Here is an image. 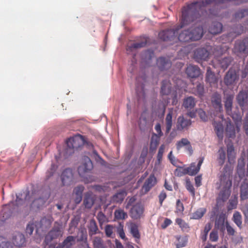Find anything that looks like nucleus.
Returning a JSON list of instances; mask_svg holds the SVG:
<instances>
[{"label":"nucleus","mask_w":248,"mask_h":248,"mask_svg":"<svg viewBox=\"0 0 248 248\" xmlns=\"http://www.w3.org/2000/svg\"><path fill=\"white\" fill-rule=\"evenodd\" d=\"M229 1H234L235 4H239L243 2H248V0H204L201 1H196L183 7L182 9V18L180 28L188 25L194 22L201 16L206 14L217 16V13L214 9H209L207 11L206 9L209 5L218 6L220 4L224 3Z\"/></svg>","instance_id":"obj_1"},{"label":"nucleus","mask_w":248,"mask_h":248,"mask_svg":"<svg viewBox=\"0 0 248 248\" xmlns=\"http://www.w3.org/2000/svg\"><path fill=\"white\" fill-rule=\"evenodd\" d=\"M203 35L202 26H192L190 28L182 31L179 34L178 39L180 42H189L201 39Z\"/></svg>","instance_id":"obj_2"},{"label":"nucleus","mask_w":248,"mask_h":248,"mask_svg":"<svg viewBox=\"0 0 248 248\" xmlns=\"http://www.w3.org/2000/svg\"><path fill=\"white\" fill-rule=\"evenodd\" d=\"M229 47L226 45H221L217 46L215 50V55L217 57L214 60L217 62L219 66L222 69H226L229 66L232 61V58L230 56L225 57L224 58L219 57L225 53L229 49Z\"/></svg>","instance_id":"obj_3"},{"label":"nucleus","mask_w":248,"mask_h":248,"mask_svg":"<svg viewBox=\"0 0 248 248\" xmlns=\"http://www.w3.org/2000/svg\"><path fill=\"white\" fill-rule=\"evenodd\" d=\"M220 185L223 186L218 197L223 201H226L231 194L230 188L232 186V180L230 174L224 173L220 176Z\"/></svg>","instance_id":"obj_4"},{"label":"nucleus","mask_w":248,"mask_h":248,"mask_svg":"<svg viewBox=\"0 0 248 248\" xmlns=\"http://www.w3.org/2000/svg\"><path fill=\"white\" fill-rule=\"evenodd\" d=\"M203 160V157H200L199 159V162L197 167H196L195 163H192L189 167L186 168H184L181 167H178L175 170L174 173L175 176L179 177L186 174L195 175L199 171Z\"/></svg>","instance_id":"obj_5"},{"label":"nucleus","mask_w":248,"mask_h":248,"mask_svg":"<svg viewBox=\"0 0 248 248\" xmlns=\"http://www.w3.org/2000/svg\"><path fill=\"white\" fill-rule=\"evenodd\" d=\"M67 145L66 153L69 155L74 151L81 147L85 143L84 137L80 135H76L69 138L66 141Z\"/></svg>","instance_id":"obj_6"},{"label":"nucleus","mask_w":248,"mask_h":248,"mask_svg":"<svg viewBox=\"0 0 248 248\" xmlns=\"http://www.w3.org/2000/svg\"><path fill=\"white\" fill-rule=\"evenodd\" d=\"M233 99V95L231 94L227 95L224 101V106L227 114L232 117L234 121L236 124L237 132L240 131V125L238 123L241 122V117L239 114H236L234 115L232 113V102Z\"/></svg>","instance_id":"obj_7"},{"label":"nucleus","mask_w":248,"mask_h":248,"mask_svg":"<svg viewBox=\"0 0 248 248\" xmlns=\"http://www.w3.org/2000/svg\"><path fill=\"white\" fill-rule=\"evenodd\" d=\"M93 168V165L90 158L87 156H84L81 164L78 168V173L81 177H84L86 173L92 170Z\"/></svg>","instance_id":"obj_8"},{"label":"nucleus","mask_w":248,"mask_h":248,"mask_svg":"<svg viewBox=\"0 0 248 248\" xmlns=\"http://www.w3.org/2000/svg\"><path fill=\"white\" fill-rule=\"evenodd\" d=\"M234 53L248 55V37L235 42L233 49Z\"/></svg>","instance_id":"obj_9"},{"label":"nucleus","mask_w":248,"mask_h":248,"mask_svg":"<svg viewBox=\"0 0 248 248\" xmlns=\"http://www.w3.org/2000/svg\"><path fill=\"white\" fill-rule=\"evenodd\" d=\"M239 76L235 69L231 68L226 74L224 82L227 86L234 85L238 80Z\"/></svg>","instance_id":"obj_10"},{"label":"nucleus","mask_w":248,"mask_h":248,"mask_svg":"<svg viewBox=\"0 0 248 248\" xmlns=\"http://www.w3.org/2000/svg\"><path fill=\"white\" fill-rule=\"evenodd\" d=\"M192 121L189 119L184 117V116H179L177 120L176 129L179 131H184L187 130L190 126Z\"/></svg>","instance_id":"obj_11"},{"label":"nucleus","mask_w":248,"mask_h":248,"mask_svg":"<svg viewBox=\"0 0 248 248\" xmlns=\"http://www.w3.org/2000/svg\"><path fill=\"white\" fill-rule=\"evenodd\" d=\"M61 179L63 186H69L73 182L74 174L70 169H66L62 171L61 175Z\"/></svg>","instance_id":"obj_12"},{"label":"nucleus","mask_w":248,"mask_h":248,"mask_svg":"<svg viewBox=\"0 0 248 248\" xmlns=\"http://www.w3.org/2000/svg\"><path fill=\"white\" fill-rule=\"evenodd\" d=\"M178 30V29L176 30ZM176 33L177 31L173 29H168L161 31L158 34V37L164 41H173L175 38Z\"/></svg>","instance_id":"obj_13"},{"label":"nucleus","mask_w":248,"mask_h":248,"mask_svg":"<svg viewBox=\"0 0 248 248\" xmlns=\"http://www.w3.org/2000/svg\"><path fill=\"white\" fill-rule=\"evenodd\" d=\"M186 73L188 78H196L200 77L201 74V71L200 68L198 66L189 64L186 69Z\"/></svg>","instance_id":"obj_14"},{"label":"nucleus","mask_w":248,"mask_h":248,"mask_svg":"<svg viewBox=\"0 0 248 248\" xmlns=\"http://www.w3.org/2000/svg\"><path fill=\"white\" fill-rule=\"evenodd\" d=\"M209 55V52L205 48H197L194 52V58L199 62L200 61L207 60Z\"/></svg>","instance_id":"obj_15"},{"label":"nucleus","mask_w":248,"mask_h":248,"mask_svg":"<svg viewBox=\"0 0 248 248\" xmlns=\"http://www.w3.org/2000/svg\"><path fill=\"white\" fill-rule=\"evenodd\" d=\"M156 183V178L154 175H150L145 181L142 187V191L145 194L147 193L155 185Z\"/></svg>","instance_id":"obj_16"},{"label":"nucleus","mask_w":248,"mask_h":248,"mask_svg":"<svg viewBox=\"0 0 248 248\" xmlns=\"http://www.w3.org/2000/svg\"><path fill=\"white\" fill-rule=\"evenodd\" d=\"M13 205L14 202H12L3 207L0 213V221L4 222L11 217L13 210L11 209L10 207Z\"/></svg>","instance_id":"obj_17"},{"label":"nucleus","mask_w":248,"mask_h":248,"mask_svg":"<svg viewBox=\"0 0 248 248\" xmlns=\"http://www.w3.org/2000/svg\"><path fill=\"white\" fill-rule=\"evenodd\" d=\"M143 207L140 204L134 205L130 210V217L133 219H139L141 217L143 213Z\"/></svg>","instance_id":"obj_18"},{"label":"nucleus","mask_w":248,"mask_h":248,"mask_svg":"<svg viewBox=\"0 0 248 248\" xmlns=\"http://www.w3.org/2000/svg\"><path fill=\"white\" fill-rule=\"evenodd\" d=\"M12 241L14 245L17 247H23L26 244V239L24 235L19 232L14 234L13 236Z\"/></svg>","instance_id":"obj_19"},{"label":"nucleus","mask_w":248,"mask_h":248,"mask_svg":"<svg viewBox=\"0 0 248 248\" xmlns=\"http://www.w3.org/2000/svg\"><path fill=\"white\" fill-rule=\"evenodd\" d=\"M173 108H170L168 113L165 119V135H167L170 132L172 124Z\"/></svg>","instance_id":"obj_20"},{"label":"nucleus","mask_w":248,"mask_h":248,"mask_svg":"<svg viewBox=\"0 0 248 248\" xmlns=\"http://www.w3.org/2000/svg\"><path fill=\"white\" fill-rule=\"evenodd\" d=\"M61 235V232L59 228L53 229L46 235L45 243L46 245H48L53 239Z\"/></svg>","instance_id":"obj_21"},{"label":"nucleus","mask_w":248,"mask_h":248,"mask_svg":"<svg viewBox=\"0 0 248 248\" xmlns=\"http://www.w3.org/2000/svg\"><path fill=\"white\" fill-rule=\"evenodd\" d=\"M156 64L159 69L163 71L170 68L171 65V62L167 58L160 57L157 60Z\"/></svg>","instance_id":"obj_22"},{"label":"nucleus","mask_w":248,"mask_h":248,"mask_svg":"<svg viewBox=\"0 0 248 248\" xmlns=\"http://www.w3.org/2000/svg\"><path fill=\"white\" fill-rule=\"evenodd\" d=\"M225 121L226 124L225 130L227 136L229 138H234L235 137V129L233 124L229 118L226 120Z\"/></svg>","instance_id":"obj_23"},{"label":"nucleus","mask_w":248,"mask_h":248,"mask_svg":"<svg viewBox=\"0 0 248 248\" xmlns=\"http://www.w3.org/2000/svg\"><path fill=\"white\" fill-rule=\"evenodd\" d=\"M247 96L246 92L243 91H240L237 95V102L242 108L248 106V98Z\"/></svg>","instance_id":"obj_24"},{"label":"nucleus","mask_w":248,"mask_h":248,"mask_svg":"<svg viewBox=\"0 0 248 248\" xmlns=\"http://www.w3.org/2000/svg\"><path fill=\"white\" fill-rule=\"evenodd\" d=\"M76 237L73 236H67L62 244L58 245V248H71V247L75 245L76 242Z\"/></svg>","instance_id":"obj_25"},{"label":"nucleus","mask_w":248,"mask_h":248,"mask_svg":"<svg viewBox=\"0 0 248 248\" xmlns=\"http://www.w3.org/2000/svg\"><path fill=\"white\" fill-rule=\"evenodd\" d=\"M215 131L219 140H222L223 137L224 127L222 122H217L214 121L213 123Z\"/></svg>","instance_id":"obj_26"},{"label":"nucleus","mask_w":248,"mask_h":248,"mask_svg":"<svg viewBox=\"0 0 248 248\" xmlns=\"http://www.w3.org/2000/svg\"><path fill=\"white\" fill-rule=\"evenodd\" d=\"M171 84L169 80H165L162 82L160 93L163 95H169L171 91Z\"/></svg>","instance_id":"obj_27"},{"label":"nucleus","mask_w":248,"mask_h":248,"mask_svg":"<svg viewBox=\"0 0 248 248\" xmlns=\"http://www.w3.org/2000/svg\"><path fill=\"white\" fill-rule=\"evenodd\" d=\"M147 40L146 39L144 38L143 40L141 41L140 42H137L131 44L130 45H128L126 48V51L127 53H130L134 49H136L138 48H140L143 47H144L147 44Z\"/></svg>","instance_id":"obj_28"},{"label":"nucleus","mask_w":248,"mask_h":248,"mask_svg":"<svg viewBox=\"0 0 248 248\" xmlns=\"http://www.w3.org/2000/svg\"><path fill=\"white\" fill-rule=\"evenodd\" d=\"M222 24L219 22H214L209 28V31L212 34L220 33L222 30Z\"/></svg>","instance_id":"obj_29"},{"label":"nucleus","mask_w":248,"mask_h":248,"mask_svg":"<svg viewBox=\"0 0 248 248\" xmlns=\"http://www.w3.org/2000/svg\"><path fill=\"white\" fill-rule=\"evenodd\" d=\"M212 104L215 108L220 110L222 108L221 97L220 94L215 93H214L211 98Z\"/></svg>","instance_id":"obj_30"},{"label":"nucleus","mask_w":248,"mask_h":248,"mask_svg":"<svg viewBox=\"0 0 248 248\" xmlns=\"http://www.w3.org/2000/svg\"><path fill=\"white\" fill-rule=\"evenodd\" d=\"M196 105V101L192 96H189L184 100L183 106L187 110H191L194 108Z\"/></svg>","instance_id":"obj_31"},{"label":"nucleus","mask_w":248,"mask_h":248,"mask_svg":"<svg viewBox=\"0 0 248 248\" xmlns=\"http://www.w3.org/2000/svg\"><path fill=\"white\" fill-rule=\"evenodd\" d=\"M129 229L130 233L136 239V242H138L140 239V235L138 229V225L134 223H131L129 225Z\"/></svg>","instance_id":"obj_32"},{"label":"nucleus","mask_w":248,"mask_h":248,"mask_svg":"<svg viewBox=\"0 0 248 248\" xmlns=\"http://www.w3.org/2000/svg\"><path fill=\"white\" fill-rule=\"evenodd\" d=\"M206 80L207 82H209L211 86L217 84V78L215 74L211 71L210 67L208 68L207 70Z\"/></svg>","instance_id":"obj_33"},{"label":"nucleus","mask_w":248,"mask_h":248,"mask_svg":"<svg viewBox=\"0 0 248 248\" xmlns=\"http://www.w3.org/2000/svg\"><path fill=\"white\" fill-rule=\"evenodd\" d=\"M52 220L50 218L43 217L40 221V228L43 231L49 228L51 225Z\"/></svg>","instance_id":"obj_34"},{"label":"nucleus","mask_w":248,"mask_h":248,"mask_svg":"<svg viewBox=\"0 0 248 248\" xmlns=\"http://www.w3.org/2000/svg\"><path fill=\"white\" fill-rule=\"evenodd\" d=\"M225 217L223 215H220L215 221L216 228L221 232L225 230Z\"/></svg>","instance_id":"obj_35"},{"label":"nucleus","mask_w":248,"mask_h":248,"mask_svg":"<svg viewBox=\"0 0 248 248\" xmlns=\"http://www.w3.org/2000/svg\"><path fill=\"white\" fill-rule=\"evenodd\" d=\"M126 193L124 190H121L113 196L111 201L113 202H121L124 200Z\"/></svg>","instance_id":"obj_36"},{"label":"nucleus","mask_w":248,"mask_h":248,"mask_svg":"<svg viewBox=\"0 0 248 248\" xmlns=\"http://www.w3.org/2000/svg\"><path fill=\"white\" fill-rule=\"evenodd\" d=\"M89 234L90 236H92L97 233L98 228L95 221L94 219L90 220L88 227Z\"/></svg>","instance_id":"obj_37"},{"label":"nucleus","mask_w":248,"mask_h":248,"mask_svg":"<svg viewBox=\"0 0 248 248\" xmlns=\"http://www.w3.org/2000/svg\"><path fill=\"white\" fill-rule=\"evenodd\" d=\"M83 203L87 208H91L92 207L94 203V199L90 194L87 193L85 194Z\"/></svg>","instance_id":"obj_38"},{"label":"nucleus","mask_w":248,"mask_h":248,"mask_svg":"<svg viewBox=\"0 0 248 248\" xmlns=\"http://www.w3.org/2000/svg\"><path fill=\"white\" fill-rule=\"evenodd\" d=\"M227 151L228 162L231 164L234 162L235 158L234 149L233 145H228Z\"/></svg>","instance_id":"obj_39"},{"label":"nucleus","mask_w":248,"mask_h":248,"mask_svg":"<svg viewBox=\"0 0 248 248\" xmlns=\"http://www.w3.org/2000/svg\"><path fill=\"white\" fill-rule=\"evenodd\" d=\"M218 156L217 157V161L219 165L222 166L226 159V153L223 147H220L218 151Z\"/></svg>","instance_id":"obj_40"},{"label":"nucleus","mask_w":248,"mask_h":248,"mask_svg":"<svg viewBox=\"0 0 248 248\" xmlns=\"http://www.w3.org/2000/svg\"><path fill=\"white\" fill-rule=\"evenodd\" d=\"M160 136L157 135L155 133H153L150 141V146L151 148L155 149L158 145L160 141Z\"/></svg>","instance_id":"obj_41"},{"label":"nucleus","mask_w":248,"mask_h":248,"mask_svg":"<svg viewBox=\"0 0 248 248\" xmlns=\"http://www.w3.org/2000/svg\"><path fill=\"white\" fill-rule=\"evenodd\" d=\"M206 212V209L205 208H200L193 213L191 218L199 219L203 216Z\"/></svg>","instance_id":"obj_42"},{"label":"nucleus","mask_w":248,"mask_h":248,"mask_svg":"<svg viewBox=\"0 0 248 248\" xmlns=\"http://www.w3.org/2000/svg\"><path fill=\"white\" fill-rule=\"evenodd\" d=\"M244 183L241 186L240 198L242 200L248 199V186Z\"/></svg>","instance_id":"obj_43"},{"label":"nucleus","mask_w":248,"mask_h":248,"mask_svg":"<svg viewBox=\"0 0 248 248\" xmlns=\"http://www.w3.org/2000/svg\"><path fill=\"white\" fill-rule=\"evenodd\" d=\"M211 228L212 225L210 223H208L205 225L204 231L202 232L200 236L201 239L202 240V241H206L208 233L211 229Z\"/></svg>","instance_id":"obj_44"},{"label":"nucleus","mask_w":248,"mask_h":248,"mask_svg":"<svg viewBox=\"0 0 248 248\" xmlns=\"http://www.w3.org/2000/svg\"><path fill=\"white\" fill-rule=\"evenodd\" d=\"M115 218L117 219H124L127 217V215L123 210L119 209L114 212Z\"/></svg>","instance_id":"obj_45"},{"label":"nucleus","mask_w":248,"mask_h":248,"mask_svg":"<svg viewBox=\"0 0 248 248\" xmlns=\"http://www.w3.org/2000/svg\"><path fill=\"white\" fill-rule=\"evenodd\" d=\"M49 197V195H47L43 198H39L34 200L32 202L34 206H36L37 208H39L40 206L43 205Z\"/></svg>","instance_id":"obj_46"},{"label":"nucleus","mask_w":248,"mask_h":248,"mask_svg":"<svg viewBox=\"0 0 248 248\" xmlns=\"http://www.w3.org/2000/svg\"><path fill=\"white\" fill-rule=\"evenodd\" d=\"M154 56V52L149 50L145 51L142 55V59L147 63H149Z\"/></svg>","instance_id":"obj_47"},{"label":"nucleus","mask_w":248,"mask_h":248,"mask_svg":"<svg viewBox=\"0 0 248 248\" xmlns=\"http://www.w3.org/2000/svg\"><path fill=\"white\" fill-rule=\"evenodd\" d=\"M176 223L179 226L183 231H187L189 228L188 224L181 218H177L175 220Z\"/></svg>","instance_id":"obj_48"},{"label":"nucleus","mask_w":248,"mask_h":248,"mask_svg":"<svg viewBox=\"0 0 248 248\" xmlns=\"http://www.w3.org/2000/svg\"><path fill=\"white\" fill-rule=\"evenodd\" d=\"M194 93L196 95H198L200 98H202L204 93V88L203 84H198L195 90Z\"/></svg>","instance_id":"obj_49"},{"label":"nucleus","mask_w":248,"mask_h":248,"mask_svg":"<svg viewBox=\"0 0 248 248\" xmlns=\"http://www.w3.org/2000/svg\"><path fill=\"white\" fill-rule=\"evenodd\" d=\"M94 248H105L103 240L100 237H95L93 241Z\"/></svg>","instance_id":"obj_50"},{"label":"nucleus","mask_w":248,"mask_h":248,"mask_svg":"<svg viewBox=\"0 0 248 248\" xmlns=\"http://www.w3.org/2000/svg\"><path fill=\"white\" fill-rule=\"evenodd\" d=\"M176 238L178 241V243L176 244V248H182L186 245L187 241L185 237L177 235Z\"/></svg>","instance_id":"obj_51"},{"label":"nucleus","mask_w":248,"mask_h":248,"mask_svg":"<svg viewBox=\"0 0 248 248\" xmlns=\"http://www.w3.org/2000/svg\"><path fill=\"white\" fill-rule=\"evenodd\" d=\"M233 220L237 226L241 228L242 225V216L238 212H235L233 214Z\"/></svg>","instance_id":"obj_52"},{"label":"nucleus","mask_w":248,"mask_h":248,"mask_svg":"<svg viewBox=\"0 0 248 248\" xmlns=\"http://www.w3.org/2000/svg\"><path fill=\"white\" fill-rule=\"evenodd\" d=\"M139 125L141 130H144L147 127L148 123L146 117L141 116L139 119Z\"/></svg>","instance_id":"obj_53"},{"label":"nucleus","mask_w":248,"mask_h":248,"mask_svg":"<svg viewBox=\"0 0 248 248\" xmlns=\"http://www.w3.org/2000/svg\"><path fill=\"white\" fill-rule=\"evenodd\" d=\"M190 141L186 138H182L180 140L177 141L176 143V147L179 150L184 146H186L190 144Z\"/></svg>","instance_id":"obj_54"},{"label":"nucleus","mask_w":248,"mask_h":248,"mask_svg":"<svg viewBox=\"0 0 248 248\" xmlns=\"http://www.w3.org/2000/svg\"><path fill=\"white\" fill-rule=\"evenodd\" d=\"M58 168L57 165L54 163H52L51 165L50 168L48 170L46 173V177L47 179H49L50 177L53 175L55 172L57 170Z\"/></svg>","instance_id":"obj_55"},{"label":"nucleus","mask_w":248,"mask_h":248,"mask_svg":"<svg viewBox=\"0 0 248 248\" xmlns=\"http://www.w3.org/2000/svg\"><path fill=\"white\" fill-rule=\"evenodd\" d=\"M165 149V146L164 144H162L158 150V152L157 155V160L158 163H160L162 159L163 155Z\"/></svg>","instance_id":"obj_56"},{"label":"nucleus","mask_w":248,"mask_h":248,"mask_svg":"<svg viewBox=\"0 0 248 248\" xmlns=\"http://www.w3.org/2000/svg\"><path fill=\"white\" fill-rule=\"evenodd\" d=\"M247 15H248V10L243 9L235 13V18L236 19L242 18Z\"/></svg>","instance_id":"obj_57"},{"label":"nucleus","mask_w":248,"mask_h":248,"mask_svg":"<svg viewBox=\"0 0 248 248\" xmlns=\"http://www.w3.org/2000/svg\"><path fill=\"white\" fill-rule=\"evenodd\" d=\"M197 113L203 122H206L208 120V117L205 112L203 109L200 108L197 110Z\"/></svg>","instance_id":"obj_58"},{"label":"nucleus","mask_w":248,"mask_h":248,"mask_svg":"<svg viewBox=\"0 0 248 248\" xmlns=\"http://www.w3.org/2000/svg\"><path fill=\"white\" fill-rule=\"evenodd\" d=\"M186 188L187 190L191 193L192 195L194 197L195 195V188L193 186V185L191 184L190 181L187 180L186 181Z\"/></svg>","instance_id":"obj_59"},{"label":"nucleus","mask_w":248,"mask_h":248,"mask_svg":"<svg viewBox=\"0 0 248 248\" xmlns=\"http://www.w3.org/2000/svg\"><path fill=\"white\" fill-rule=\"evenodd\" d=\"M97 218L100 224L105 223L107 220L106 216L102 212H99L97 215Z\"/></svg>","instance_id":"obj_60"},{"label":"nucleus","mask_w":248,"mask_h":248,"mask_svg":"<svg viewBox=\"0 0 248 248\" xmlns=\"http://www.w3.org/2000/svg\"><path fill=\"white\" fill-rule=\"evenodd\" d=\"M84 189V187L81 185L78 186L76 187L73 191V193L75 195H82L83 191Z\"/></svg>","instance_id":"obj_61"},{"label":"nucleus","mask_w":248,"mask_h":248,"mask_svg":"<svg viewBox=\"0 0 248 248\" xmlns=\"http://www.w3.org/2000/svg\"><path fill=\"white\" fill-rule=\"evenodd\" d=\"M169 102V101L168 99H164L163 101L160 102L159 104V109L164 112Z\"/></svg>","instance_id":"obj_62"},{"label":"nucleus","mask_w":248,"mask_h":248,"mask_svg":"<svg viewBox=\"0 0 248 248\" xmlns=\"http://www.w3.org/2000/svg\"><path fill=\"white\" fill-rule=\"evenodd\" d=\"M0 248H13V247L10 242L3 241L0 243Z\"/></svg>","instance_id":"obj_63"},{"label":"nucleus","mask_w":248,"mask_h":248,"mask_svg":"<svg viewBox=\"0 0 248 248\" xmlns=\"http://www.w3.org/2000/svg\"><path fill=\"white\" fill-rule=\"evenodd\" d=\"M243 128L246 135H248V115H247L244 119Z\"/></svg>","instance_id":"obj_64"}]
</instances>
